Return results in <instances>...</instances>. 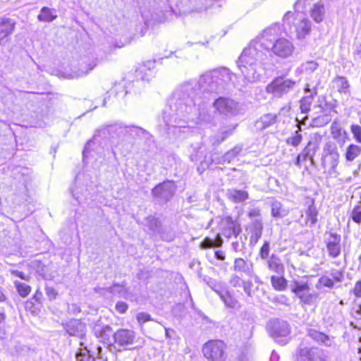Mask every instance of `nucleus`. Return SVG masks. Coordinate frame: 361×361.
I'll list each match as a JSON object with an SVG mask.
<instances>
[{
    "label": "nucleus",
    "instance_id": "1",
    "mask_svg": "<svg viewBox=\"0 0 361 361\" xmlns=\"http://www.w3.org/2000/svg\"><path fill=\"white\" fill-rule=\"evenodd\" d=\"M195 83H183L178 86L169 101V108L164 112V119L169 126L182 127L190 121L210 123L215 121L214 111H209L207 102L212 95L204 94L195 89Z\"/></svg>",
    "mask_w": 361,
    "mask_h": 361
},
{
    "label": "nucleus",
    "instance_id": "2",
    "mask_svg": "<svg viewBox=\"0 0 361 361\" xmlns=\"http://www.w3.org/2000/svg\"><path fill=\"white\" fill-rule=\"evenodd\" d=\"M235 74L226 67L215 68L202 75L199 80H190L185 83H195V89L202 91L204 94H219L234 86Z\"/></svg>",
    "mask_w": 361,
    "mask_h": 361
},
{
    "label": "nucleus",
    "instance_id": "3",
    "mask_svg": "<svg viewBox=\"0 0 361 361\" xmlns=\"http://www.w3.org/2000/svg\"><path fill=\"white\" fill-rule=\"evenodd\" d=\"M267 59L263 50L257 49L251 43L244 49L237 61L238 66L245 79L249 82L260 80L264 70L262 64Z\"/></svg>",
    "mask_w": 361,
    "mask_h": 361
},
{
    "label": "nucleus",
    "instance_id": "4",
    "mask_svg": "<svg viewBox=\"0 0 361 361\" xmlns=\"http://www.w3.org/2000/svg\"><path fill=\"white\" fill-rule=\"evenodd\" d=\"M126 132V125L122 123H115L114 124L103 126L98 129L93 136L92 140H90L85 145L82 154L83 157H87V154L91 151L92 147L100 142L102 139H119L124 140Z\"/></svg>",
    "mask_w": 361,
    "mask_h": 361
},
{
    "label": "nucleus",
    "instance_id": "5",
    "mask_svg": "<svg viewBox=\"0 0 361 361\" xmlns=\"http://www.w3.org/2000/svg\"><path fill=\"white\" fill-rule=\"evenodd\" d=\"M227 346L221 340H210L202 347L204 357L208 361H226L228 354Z\"/></svg>",
    "mask_w": 361,
    "mask_h": 361
},
{
    "label": "nucleus",
    "instance_id": "6",
    "mask_svg": "<svg viewBox=\"0 0 361 361\" xmlns=\"http://www.w3.org/2000/svg\"><path fill=\"white\" fill-rule=\"evenodd\" d=\"M269 334L280 345H283L288 343V336L290 334V326L287 322L279 319H271L267 324Z\"/></svg>",
    "mask_w": 361,
    "mask_h": 361
},
{
    "label": "nucleus",
    "instance_id": "7",
    "mask_svg": "<svg viewBox=\"0 0 361 361\" xmlns=\"http://www.w3.org/2000/svg\"><path fill=\"white\" fill-rule=\"evenodd\" d=\"M295 85V80L280 76L274 79L267 86L266 90L268 93L272 94L274 97L281 98L293 90Z\"/></svg>",
    "mask_w": 361,
    "mask_h": 361
},
{
    "label": "nucleus",
    "instance_id": "8",
    "mask_svg": "<svg viewBox=\"0 0 361 361\" xmlns=\"http://www.w3.org/2000/svg\"><path fill=\"white\" fill-rule=\"evenodd\" d=\"M290 290L300 299L302 305H316L318 302L319 293L310 292L307 283L295 281L290 285Z\"/></svg>",
    "mask_w": 361,
    "mask_h": 361
},
{
    "label": "nucleus",
    "instance_id": "9",
    "mask_svg": "<svg viewBox=\"0 0 361 361\" xmlns=\"http://www.w3.org/2000/svg\"><path fill=\"white\" fill-rule=\"evenodd\" d=\"M339 153L336 144L333 141L326 142L323 147L322 155V164L324 168L329 166V173H336V169L339 161Z\"/></svg>",
    "mask_w": 361,
    "mask_h": 361
},
{
    "label": "nucleus",
    "instance_id": "10",
    "mask_svg": "<svg viewBox=\"0 0 361 361\" xmlns=\"http://www.w3.org/2000/svg\"><path fill=\"white\" fill-rule=\"evenodd\" d=\"M277 31L276 27H268L254 39L251 44L258 50H263L266 54L272 51L276 41Z\"/></svg>",
    "mask_w": 361,
    "mask_h": 361
},
{
    "label": "nucleus",
    "instance_id": "11",
    "mask_svg": "<svg viewBox=\"0 0 361 361\" xmlns=\"http://www.w3.org/2000/svg\"><path fill=\"white\" fill-rule=\"evenodd\" d=\"M176 184L172 180H165L157 185L152 190V194L160 202H169L174 195Z\"/></svg>",
    "mask_w": 361,
    "mask_h": 361
},
{
    "label": "nucleus",
    "instance_id": "12",
    "mask_svg": "<svg viewBox=\"0 0 361 361\" xmlns=\"http://www.w3.org/2000/svg\"><path fill=\"white\" fill-rule=\"evenodd\" d=\"M92 329L94 335L100 342L112 347L114 332L109 325L98 319L92 323Z\"/></svg>",
    "mask_w": 361,
    "mask_h": 361
},
{
    "label": "nucleus",
    "instance_id": "13",
    "mask_svg": "<svg viewBox=\"0 0 361 361\" xmlns=\"http://www.w3.org/2000/svg\"><path fill=\"white\" fill-rule=\"evenodd\" d=\"M213 106L221 114L236 116L240 113V108L238 102L230 98L220 97L213 102Z\"/></svg>",
    "mask_w": 361,
    "mask_h": 361
},
{
    "label": "nucleus",
    "instance_id": "14",
    "mask_svg": "<svg viewBox=\"0 0 361 361\" xmlns=\"http://www.w3.org/2000/svg\"><path fill=\"white\" fill-rule=\"evenodd\" d=\"M135 338V333L129 329H120L114 334L113 345L115 349L120 348L127 349L128 347L133 344Z\"/></svg>",
    "mask_w": 361,
    "mask_h": 361
},
{
    "label": "nucleus",
    "instance_id": "15",
    "mask_svg": "<svg viewBox=\"0 0 361 361\" xmlns=\"http://www.w3.org/2000/svg\"><path fill=\"white\" fill-rule=\"evenodd\" d=\"M295 50L292 42L284 37H280L275 41L272 52L274 55L281 59L290 57Z\"/></svg>",
    "mask_w": 361,
    "mask_h": 361
},
{
    "label": "nucleus",
    "instance_id": "16",
    "mask_svg": "<svg viewBox=\"0 0 361 361\" xmlns=\"http://www.w3.org/2000/svg\"><path fill=\"white\" fill-rule=\"evenodd\" d=\"M221 234L228 238L231 236L237 237L241 232L240 224L233 220L230 216H226L221 220L219 224Z\"/></svg>",
    "mask_w": 361,
    "mask_h": 361
},
{
    "label": "nucleus",
    "instance_id": "17",
    "mask_svg": "<svg viewBox=\"0 0 361 361\" xmlns=\"http://www.w3.org/2000/svg\"><path fill=\"white\" fill-rule=\"evenodd\" d=\"M297 361H324L323 352L318 348H300Z\"/></svg>",
    "mask_w": 361,
    "mask_h": 361
},
{
    "label": "nucleus",
    "instance_id": "18",
    "mask_svg": "<svg viewBox=\"0 0 361 361\" xmlns=\"http://www.w3.org/2000/svg\"><path fill=\"white\" fill-rule=\"evenodd\" d=\"M341 235L336 233H331L325 239L328 255L331 258H337L341 252Z\"/></svg>",
    "mask_w": 361,
    "mask_h": 361
},
{
    "label": "nucleus",
    "instance_id": "19",
    "mask_svg": "<svg viewBox=\"0 0 361 361\" xmlns=\"http://www.w3.org/2000/svg\"><path fill=\"white\" fill-rule=\"evenodd\" d=\"M232 269L235 274H240V276L251 277L254 274L252 262L241 257L234 259Z\"/></svg>",
    "mask_w": 361,
    "mask_h": 361
},
{
    "label": "nucleus",
    "instance_id": "20",
    "mask_svg": "<svg viewBox=\"0 0 361 361\" xmlns=\"http://www.w3.org/2000/svg\"><path fill=\"white\" fill-rule=\"evenodd\" d=\"M243 151L241 145H236L232 149L226 152L224 155L220 156L217 153L212 154V162L216 164H224L225 163H230L235 157H237Z\"/></svg>",
    "mask_w": 361,
    "mask_h": 361
},
{
    "label": "nucleus",
    "instance_id": "21",
    "mask_svg": "<svg viewBox=\"0 0 361 361\" xmlns=\"http://www.w3.org/2000/svg\"><path fill=\"white\" fill-rule=\"evenodd\" d=\"M64 329L69 336L82 338L86 334V326L78 319H71L64 324Z\"/></svg>",
    "mask_w": 361,
    "mask_h": 361
},
{
    "label": "nucleus",
    "instance_id": "22",
    "mask_svg": "<svg viewBox=\"0 0 361 361\" xmlns=\"http://www.w3.org/2000/svg\"><path fill=\"white\" fill-rule=\"evenodd\" d=\"M16 22L11 18H0V45L9 40V36L15 28Z\"/></svg>",
    "mask_w": 361,
    "mask_h": 361
},
{
    "label": "nucleus",
    "instance_id": "23",
    "mask_svg": "<svg viewBox=\"0 0 361 361\" xmlns=\"http://www.w3.org/2000/svg\"><path fill=\"white\" fill-rule=\"evenodd\" d=\"M155 61H147L140 64L135 71V78L137 80L149 81L152 76V69Z\"/></svg>",
    "mask_w": 361,
    "mask_h": 361
},
{
    "label": "nucleus",
    "instance_id": "24",
    "mask_svg": "<svg viewBox=\"0 0 361 361\" xmlns=\"http://www.w3.org/2000/svg\"><path fill=\"white\" fill-rule=\"evenodd\" d=\"M250 243L255 245L261 238L263 231V224L261 219H255L252 221L250 226Z\"/></svg>",
    "mask_w": 361,
    "mask_h": 361
},
{
    "label": "nucleus",
    "instance_id": "25",
    "mask_svg": "<svg viewBox=\"0 0 361 361\" xmlns=\"http://www.w3.org/2000/svg\"><path fill=\"white\" fill-rule=\"evenodd\" d=\"M268 204L271 207V216L275 219H282L289 213V211L283 207V204L274 198L269 199Z\"/></svg>",
    "mask_w": 361,
    "mask_h": 361
},
{
    "label": "nucleus",
    "instance_id": "26",
    "mask_svg": "<svg viewBox=\"0 0 361 361\" xmlns=\"http://www.w3.org/2000/svg\"><path fill=\"white\" fill-rule=\"evenodd\" d=\"M276 114H267L262 115L258 120L256 121L255 126L256 129L263 130L276 123Z\"/></svg>",
    "mask_w": 361,
    "mask_h": 361
},
{
    "label": "nucleus",
    "instance_id": "27",
    "mask_svg": "<svg viewBox=\"0 0 361 361\" xmlns=\"http://www.w3.org/2000/svg\"><path fill=\"white\" fill-rule=\"evenodd\" d=\"M307 336L319 343L329 347L332 345L333 339L329 336L314 329H310Z\"/></svg>",
    "mask_w": 361,
    "mask_h": 361
},
{
    "label": "nucleus",
    "instance_id": "28",
    "mask_svg": "<svg viewBox=\"0 0 361 361\" xmlns=\"http://www.w3.org/2000/svg\"><path fill=\"white\" fill-rule=\"evenodd\" d=\"M315 94V90L312 92L310 90H305V95L300 101V108L302 114H307L310 110Z\"/></svg>",
    "mask_w": 361,
    "mask_h": 361
},
{
    "label": "nucleus",
    "instance_id": "29",
    "mask_svg": "<svg viewBox=\"0 0 361 361\" xmlns=\"http://www.w3.org/2000/svg\"><path fill=\"white\" fill-rule=\"evenodd\" d=\"M228 198L235 202L240 203L248 199V192L243 190L229 189L226 192Z\"/></svg>",
    "mask_w": 361,
    "mask_h": 361
},
{
    "label": "nucleus",
    "instance_id": "30",
    "mask_svg": "<svg viewBox=\"0 0 361 361\" xmlns=\"http://www.w3.org/2000/svg\"><path fill=\"white\" fill-rule=\"evenodd\" d=\"M295 31L298 39H304L311 31V22L304 18L295 25Z\"/></svg>",
    "mask_w": 361,
    "mask_h": 361
},
{
    "label": "nucleus",
    "instance_id": "31",
    "mask_svg": "<svg viewBox=\"0 0 361 361\" xmlns=\"http://www.w3.org/2000/svg\"><path fill=\"white\" fill-rule=\"evenodd\" d=\"M147 134V130L141 127L126 126L125 137H128L131 139L141 138L145 137Z\"/></svg>",
    "mask_w": 361,
    "mask_h": 361
},
{
    "label": "nucleus",
    "instance_id": "32",
    "mask_svg": "<svg viewBox=\"0 0 361 361\" xmlns=\"http://www.w3.org/2000/svg\"><path fill=\"white\" fill-rule=\"evenodd\" d=\"M220 298L228 308L232 310L240 308V302L231 294L228 289L220 296Z\"/></svg>",
    "mask_w": 361,
    "mask_h": 361
},
{
    "label": "nucleus",
    "instance_id": "33",
    "mask_svg": "<svg viewBox=\"0 0 361 361\" xmlns=\"http://www.w3.org/2000/svg\"><path fill=\"white\" fill-rule=\"evenodd\" d=\"M142 224L147 227L153 234H156L161 226V221L154 216H148L145 217L143 219Z\"/></svg>",
    "mask_w": 361,
    "mask_h": 361
},
{
    "label": "nucleus",
    "instance_id": "34",
    "mask_svg": "<svg viewBox=\"0 0 361 361\" xmlns=\"http://www.w3.org/2000/svg\"><path fill=\"white\" fill-rule=\"evenodd\" d=\"M268 268L278 274H281L284 271V267L281 259L276 255L272 254L267 260Z\"/></svg>",
    "mask_w": 361,
    "mask_h": 361
},
{
    "label": "nucleus",
    "instance_id": "35",
    "mask_svg": "<svg viewBox=\"0 0 361 361\" xmlns=\"http://www.w3.org/2000/svg\"><path fill=\"white\" fill-rule=\"evenodd\" d=\"M57 18L56 11L54 8L42 7L37 19L43 22H52Z\"/></svg>",
    "mask_w": 361,
    "mask_h": 361
},
{
    "label": "nucleus",
    "instance_id": "36",
    "mask_svg": "<svg viewBox=\"0 0 361 361\" xmlns=\"http://www.w3.org/2000/svg\"><path fill=\"white\" fill-rule=\"evenodd\" d=\"M319 67L318 63L314 61H307L305 63H302L297 69L296 72L306 74H311L314 71H315Z\"/></svg>",
    "mask_w": 361,
    "mask_h": 361
},
{
    "label": "nucleus",
    "instance_id": "37",
    "mask_svg": "<svg viewBox=\"0 0 361 361\" xmlns=\"http://www.w3.org/2000/svg\"><path fill=\"white\" fill-rule=\"evenodd\" d=\"M318 149V145L316 142L310 141L306 147L302 150L304 155V160L310 159L311 162L314 163V156L315 155Z\"/></svg>",
    "mask_w": 361,
    "mask_h": 361
},
{
    "label": "nucleus",
    "instance_id": "38",
    "mask_svg": "<svg viewBox=\"0 0 361 361\" xmlns=\"http://www.w3.org/2000/svg\"><path fill=\"white\" fill-rule=\"evenodd\" d=\"M361 154V147L350 144L348 146L345 154V157L348 161H353Z\"/></svg>",
    "mask_w": 361,
    "mask_h": 361
},
{
    "label": "nucleus",
    "instance_id": "39",
    "mask_svg": "<svg viewBox=\"0 0 361 361\" xmlns=\"http://www.w3.org/2000/svg\"><path fill=\"white\" fill-rule=\"evenodd\" d=\"M324 7L321 3L315 4L311 10V16L317 23L322 21L324 15Z\"/></svg>",
    "mask_w": 361,
    "mask_h": 361
},
{
    "label": "nucleus",
    "instance_id": "40",
    "mask_svg": "<svg viewBox=\"0 0 361 361\" xmlns=\"http://www.w3.org/2000/svg\"><path fill=\"white\" fill-rule=\"evenodd\" d=\"M208 286L220 297L228 288L223 283L209 279L207 281Z\"/></svg>",
    "mask_w": 361,
    "mask_h": 361
},
{
    "label": "nucleus",
    "instance_id": "41",
    "mask_svg": "<svg viewBox=\"0 0 361 361\" xmlns=\"http://www.w3.org/2000/svg\"><path fill=\"white\" fill-rule=\"evenodd\" d=\"M156 234H158L163 240L167 242L172 241L175 238V233L172 229L170 227L163 226L162 225Z\"/></svg>",
    "mask_w": 361,
    "mask_h": 361
},
{
    "label": "nucleus",
    "instance_id": "42",
    "mask_svg": "<svg viewBox=\"0 0 361 361\" xmlns=\"http://www.w3.org/2000/svg\"><path fill=\"white\" fill-rule=\"evenodd\" d=\"M340 93L346 94L349 91L350 84L348 80L343 76H337L334 80Z\"/></svg>",
    "mask_w": 361,
    "mask_h": 361
},
{
    "label": "nucleus",
    "instance_id": "43",
    "mask_svg": "<svg viewBox=\"0 0 361 361\" xmlns=\"http://www.w3.org/2000/svg\"><path fill=\"white\" fill-rule=\"evenodd\" d=\"M271 282L272 286L277 290H283L287 286V281L283 276H272Z\"/></svg>",
    "mask_w": 361,
    "mask_h": 361
},
{
    "label": "nucleus",
    "instance_id": "44",
    "mask_svg": "<svg viewBox=\"0 0 361 361\" xmlns=\"http://www.w3.org/2000/svg\"><path fill=\"white\" fill-rule=\"evenodd\" d=\"M318 212L314 205V202L312 200L311 204L309 205L307 210L306 211V216L308 221L311 222L312 225H314L317 221Z\"/></svg>",
    "mask_w": 361,
    "mask_h": 361
},
{
    "label": "nucleus",
    "instance_id": "45",
    "mask_svg": "<svg viewBox=\"0 0 361 361\" xmlns=\"http://www.w3.org/2000/svg\"><path fill=\"white\" fill-rule=\"evenodd\" d=\"M334 286V280L330 279L329 276H322L319 279L315 285L317 289H320L322 287H326L332 288Z\"/></svg>",
    "mask_w": 361,
    "mask_h": 361
},
{
    "label": "nucleus",
    "instance_id": "46",
    "mask_svg": "<svg viewBox=\"0 0 361 361\" xmlns=\"http://www.w3.org/2000/svg\"><path fill=\"white\" fill-rule=\"evenodd\" d=\"M15 286L18 290V293L22 297L27 296L31 291V288L25 283L16 281Z\"/></svg>",
    "mask_w": 361,
    "mask_h": 361
},
{
    "label": "nucleus",
    "instance_id": "47",
    "mask_svg": "<svg viewBox=\"0 0 361 361\" xmlns=\"http://www.w3.org/2000/svg\"><path fill=\"white\" fill-rule=\"evenodd\" d=\"M30 349L28 346L18 343L14 347V353L17 356H25L28 354Z\"/></svg>",
    "mask_w": 361,
    "mask_h": 361
},
{
    "label": "nucleus",
    "instance_id": "48",
    "mask_svg": "<svg viewBox=\"0 0 361 361\" xmlns=\"http://www.w3.org/2000/svg\"><path fill=\"white\" fill-rule=\"evenodd\" d=\"M247 237L245 235H242L239 237V240L232 243V247L235 252L242 251L245 247V241Z\"/></svg>",
    "mask_w": 361,
    "mask_h": 361
},
{
    "label": "nucleus",
    "instance_id": "49",
    "mask_svg": "<svg viewBox=\"0 0 361 361\" xmlns=\"http://www.w3.org/2000/svg\"><path fill=\"white\" fill-rule=\"evenodd\" d=\"M302 140V135L299 133V130H297L295 135L287 138L286 143L293 147H297L301 142Z\"/></svg>",
    "mask_w": 361,
    "mask_h": 361
},
{
    "label": "nucleus",
    "instance_id": "50",
    "mask_svg": "<svg viewBox=\"0 0 361 361\" xmlns=\"http://www.w3.org/2000/svg\"><path fill=\"white\" fill-rule=\"evenodd\" d=\"M243 277H245V276H240V274H233L231 275V277L230 279V283L232 286L235 288L241 287L243 284Z\"/></svg>",
    "mask_w": 361,
    "mask_h": 361
},
{
    "label": "nucleus",
    "instance_id": "51",
    "mask_svg": "<svg viewBox=\"0 0 361 361\" xmlns=\"http://www.w3.org/2000/svg\"><path fill=\"white\" fill-rule=\"evenodd\" d=\"M350 219L356 224H361V206L356 205L350 214Z\"/></svg>",
    "mask_w": 361,
    "mask_h": 361
},
{
    "label": "nucleus",
    "instance_id": "52",
    "mask_svg": "<svg viewBox=\"0 0 361 361\" xmlns=\"http://www.w3.org/2000/svg\"><path fill=\"white\" fill-rule=\"evenodd\" d=\"M331 121L330 116L328 114H325V115L317 116L313 119V125L315 126H323L327 123H329Z\"/></svg>",
    "mask_w": 361,
    "mask_h": 361
},
{
    "label": "nucleus",
    "instance_id": "53",
    "mask_svg": "<svg viewBox=\"0 0 361 361\" xmlns=\"http://www.w3.org/2000/svg\"><path fill=\"white\" fill-rule=\"evenodd\" d=\"M86 347L83 349H80L75 355L77 361H89L91 357Z\"/></svg>",
    "mask_w": 361,
    "mask_h": 361
},
{
    "label": "nucleus",
    "instance_id": "54",
    "mask_svg": "<svg viewBox=\"0 0 361 361\" xmlns=\"http://www.w3.org/2000/svg\"><path fill=\"white\" fill-rule=\"evenodd\" d=\"M222 244V240L219 237V240H214L210 238H205L204 241L202 243V247L204 248L207 247H219Z\"/></svg>",
    "mask_w": 361,
    "mask_h": 361
},
{
    "label": "nucleus",
    "instance_id": "55",
    "mask_svg": "<svg viewBox=\"0 0 361 361\" xmlns=\"http://www.w3.org/2000/svg\"><path fill=\"white\" fill-rule=\"evenodd\" d=\"M106 292L120 296L123 293L124 289L123 286L114 283L112 286L106 288Z\"/></svg>",
    "mask_w": 361,
    "mask_h": 361
},
{
    "label": "nucleus",
    "instance_id": "56",
    "mask_svg": "<svg viewBox=\"0 0 361 361\" xmlns=\"http://www.w3.org/2000/svg\"><path fill=\"white\" fill-rule=\"evenodd\" d=\"M350 130L355 140L361 143V126L357 124H353L350 126Z\"/></svg>",
    "mask_w": 361,
    "mask_h": 361
},
{
    "label": "nucleus",
    "instance_id": "57",
    "mask_svg": "<svg viewBox=\"0 0 361 361\" xmlns=\"http://www.w3.org/2000/svg\"><path fill=\"white\" fill-rule=\"evenodd\" d=\"M318 108L319 111H317V113L323 114V115L328 114V115L330 116L329 113L334 109V105L331 103L326 102L324 106L319 105Z\"/></svg>",
    "mask_w": 361,
    "mask_h": 361
},
{
    "label": "nucleus",
    "instance_id": "58",
    "mask_svg": "<svg viewBox=\"0 0 361 361\" xmlns=\"http://www.w3.org/2000/svg\"><path fill=\"white\" fill-rule=\"evenodd\" d=\"M136 319L139 324H142L148 321L152 320L149 314L147 312H140L137 314Z\"/></svg>",
    "mask_w": 361,
    "mask_h": 361
},
{
    "label": "nucleus",
    "instance_id": "59",
    "mask_svg": "<svg viewBox=\"0 0 361 361\" xmlns=\"http://www.w3.org/2000/svg\"><path fill=\"white\" fill-rule=\"evenodd\" d=\"M269 253V243L265 241L260 248L259 255L260 257L263 259H267Z\"/></svg>",
    "mask_w": 361,
    "mask_h": 361
},
{
    "label": "nucleus",
    "instance_id": "60",
    "mask_svg": "<svg viewBox=\"0 0 361 361\" xmlns=\"http://www.w3.org/2000/svg\"><path fill=\"white\" fill-rule=\"evenodd\" d=\"M235 127L236 126H228L223 128L220 130L221 135H223L225 139H227L233 133Z\"/></svg>",
    "mask_w": 361,
    "mask_h": 361
},
{
    "label": "nucleus",
    "instance_id": "61",
    "mask_svg": "<svg viewBox=\"0 0 361 361\" xmlns=\"http://www.w3.org/2000/svg\"><path fill=\"white\" fill-rule=\"evenodd\" d=\"M226 139L221 135V133L219 132L210 137V142L213 146H218L223 142Z\"/></svg>",
    "mask_w": 361,
    "mask_h": 361
},
{
    "label": "nucleus",
    "instance_id": "62",
    "mask_svg": "<svg viewBox=\"0 0 361 361\" xmlns=\"http://www.w3.org/2000/svg\"><path fill=\"white\" fill-rule=\"evenodd\" d=\"M45 293H46V295H47L48 298L50 300L56 299V298L58 295V293L55 288H54L51 286H49L47 285L45 287Z\"/></svg>",
    "mask_w": 361,
    "mask_h": 361
},
{
    "label": "nucleus",
    "instance_id": "63",
    "mask_svg": "<svg viewBox=\"0 0 361 361\" xmlns=\"http://www.w3.org/2000/svg\"><path fill=\"white\" fill-rule=\"evenodd\" d=\"M243 288V290L245 291V293L248 295V296H251L252 294H251V288L252 287V283L251 281H243V284L242 285V286Z\"/></svg>",
    "mask_w": 361,
    "mask_h": 361
},
{
    "label": "nucleus",
    "instance_id": "64",
    "mask_svg": "<svg viewBox=\"0 0 361 361\" xmlns=\"http://www.w3.org/2000/svg\"><path fill=\"white\" fill-rule=\"evenodd\" d=\"M352 292L356 298H361V279L355 283Z\"/></svg>",
    "mask_w": 361,
    "mask_h": 361
}]
</instances>
